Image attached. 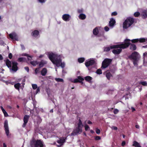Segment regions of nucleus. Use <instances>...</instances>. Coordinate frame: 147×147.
Returning a JSON list of instances; mask_svg holds the SVG:
<instances>
[{"instance_id": "obj_29", "label": "nucleus", "mask_w": 147, "mask_h": 147, "mask_svg": "<svg viewBox=\"0 0 147 147\" xmlns=\"http://www.w3.org/2000/svg\"><path fill=\"white\" fill-rule=\"evenodd\" d=\"M20 84L19 83L15 84L14 86L15 88L18 90H19L20 87Z\"/></svg>"}, {"instance_id": "obj_37", "label": "nucleus", "mask_w": 147, "mask_h": 147, "mask_svg": "<svg viewBox=\"0 0 147 147\" xmlns=\"http://www.w3.org/2000/svg\"><path fill=\"white\" fill-rule=\"evenodd\" d=\"M140 84H142L144 86H147V83L145 81L141 82H140Z\"/></svg>"}, {"instance_id": "obj_22", "label": "nucleus", "mask_w": 147, "mask_h": 147, "mask_svg": "<svg viewBox=\"0 0 147 147\" xmlns=\"http://www.w3.org/2000/svg\"><path fill=\"white\" fill-rule=\"evenodd\" d=\"M5 63L7 67L9 68H11L12 66L11 64H12V63H11V62L8 59H7L5 61Z\"/></svg>"}, {"instance_id": "obj_10", "label": "nucleus", "mask_w": 147, "mask_h": 147, "mask_svg": "<svg viewBox=\"0 0 147 147\" xmlns=\"http://www.w3.org/2000/svg\"><path fill=\"white\" fill-rule=\"evenodd\" d=\"M30 117V116L28 115H26L24 116L23 119L24 123L22 126L23 127H26V125Z\"/></svg>"}, {"instance_id": "obj_24", "label": "nucleus", "mask_w": 147, "mask_h": 147, "mask_svg": "<svg viewBox=\"0 0 147 147\" xmlns=\"http://www.w3.org/2000/svg\"><path fill=\"white\" fill-rule=\"evenodd\" d=\"M93 34L95 35H97L98 33V31L97 27L94 28L93 31Z\"/></svg>"}, {"instance_id": "obj_11", "label": "nucleus", "mask_w": 147, "mask_h": 147, "mask_svg": "<svg viewBox=\"0 0 147 147\" xmlns=\"http://www.w3.org/2000/svg\"><path fill=\"white\" fill-rule=\"evenodd\" d=\"M95 62V61L94 60H90L86 62L85 63V65L86 67H88L90 66L93 65L94 64Z\"/></svg>"}, {"instance_id": "obj_3", "label": "nucleus", "mask_w": 147, "mask_h": 147, "mask_svg": "<svg viewBox=\"0 0 147 147\" xmlns=\"http://www.w3.org/2000/svg\"><path fill=\"white\" fill-rule=\"evenodd\" d=\"M78 126L74 130L72 134L74 135L81 133L82 131V128L84 126L82 122L80 119H79V122L78 123Z\"/></svg>"}, {"instance_id": "obj_59", "label": "nucleus", "mask_w": 147, "mask_h": 147, "mask_svg": "<svg viewBox=\"0 0 147 147\" xmlns=\"http://www.w3.org/2000/svg\"><path fill=\"white\" fill-rule=\"evenodd\" d=\"M3 59V57L0 54V60H2Z\"/></svg>"}, {"instance_id": "obj_39", "label": "nucleus", "mask_w": 147, "mask_h": 147, "mask_svg": "<svg viewBox=\"0 0 147 147\" xmlns=\"http://www.w3.org/2000/svg\"><path fill=\"white\" fill-rule=\"evenodd\" d=\"M96 73L98 74H102V70L100 69H98L97 70Z\"/></svg>"}, {"instance_id": "obj_4", "label": "nucleus", "mask_w": 147, "mask_h": 147, "mask_svg": "<svg viewBox=\"0 0 147 147\" xmlns=\"http://www.w3.org/2000/svg\"><path fill=\"white\" fill-rule=\"evenodd\" d=\"M134 20L132 18L129 17L126 18L123 23V28L126 29L130 26L134 22Z\"/></svg>"}, {"instance_id": "obj_32", "label": "nucleus", "mask_w": 147, "mask_h": 147, "mask_svg": "<svg viewBox=\"0 0 147 147\" xmlns=\"http://www.w3.org/2000/svg\"><path fill=\"white\" fill-rule=\"evenodd\" d=\"M84 60L85 59L83 57L80 58L78 59V61L80 63H83Z\"/></svg>"}, {"instance_id": "obj_20", "label": "nucleus", "mask_w": 147, "mask_h": 147, "mask_svg": "<svg viewBox=\"0 0 147 147\" xmlns=\"http://www.w3.org/2000/svg\"><path fill=\"white\" fill-rule=\"evenodd\" d=\"M47 72V69L45 68H43L41 71V74L42 76H45Z\"/></svg>"}, {"instance_id": "obj_53", "label": "nucleus", "mask_w": 147, "mask_h": 147, "mask_svg": "<svg viewBox=\"0 0 147 147\" xmlns=\"http://www.w3.org/2000/svg\"><path fill=\"white\" fill-rule=\"evenodd\" d=\"M24 69H25L27 71V72H28L29 71V67H24Z\"/></svg>"}, {"instance_id": "obj_7", "label": "nucleus", "mask_w": 147, "mask_h": 147, "mask_svg": "<svg viewBox=\"0 0 147 147\" xmlns=\"http://www.w3.org/2000/svg\"><path fill=\"white\" fill-rule=\"evenodd\" d=\"M131 41V40L128 39H126L124 40L125 43V42L129 43V46L130 45L129 49L131 51H135L136 50L137 47L134 44H131L129 42Z\"/></svg>"}, {"instance_id": "obj_60", "label": "nucleus", "mask_w": 147, "mask_h": 147, "mask_svg": "<svg viewBox=\"0 0 147 147\" xmlns=\"http://www.w3.org/2000/svg\"><path fill=\"white\" fill-rule=\"evenodd\" d=\"M87 123L88 124H92V123L90 121H88Z\"/></svg>"}, {"instance_id": "obj_54", "label": "nucleus", "mask_w": 147, "mask_h": 147, "mask_svg": "<svg viewBox=\"0 0 147 147\" xmlns=\"http://www.w3.org/2000/svg\"><path fill=\"white\" fill-rule=\"evenodd\" d=\"M125 144V141H123L121 143V146H123Z\"/></svg>"}, {"instance_id": "obj_6", "label": "nucleus", "mask_w": 147, "mask_h": 147, "mask_svg": "<svg viewBox=\"0 0 147 147\" xmlns=\"http://www.w3.org/2000/svg\"><path fill=\"white\" fill-rule=\"evenodd\" d=\"M112 61V59L109 58H106L103 61L101 68L105 69L107 67L111 64Z\"/></svg>"}, {"instance_id": "obj_41", "label": "nucleus", "mask_w": 147, "mask_h": 147, "mask_svg": "<svg viewBox=\"0 0 147 147\" xmlns=\"http://www.w3.org/2000/svg\"><path fill=\"white\" fill-rule=\"evenodd\" d=\"M85 130L86 131H88L90 129V127L87 125H86L84 126Z\"/></svg>"}, {"instance_id": "obj_14", "label": "nucleus", "mask_w": 147, "mask_h": 147, "mask_svg": "<svg viewBox=\"0 0 147 147\" xmlns=\"http://www.w3.org/2000/svg\"><path fill=\"white\" fill-rule=\"evenodd\" d=\"M84 80V78L82 76H78V78L75 79L73 81H72V82L74 83H79L80 80L83 81Z\"/></svg>"}, {"instance_id": "obj_55", "label": "nucleus", "mask_w": 147, "mask_h": 147, "mask_svg": "<svg viewBox=\"0 0 147 147\" xmlns=\"http://www.w3.org/2000/svg\"><path fill=\"white\" fill-rule=\"evenodd\" d=\"M23 55L27 56L28 57H29L30 55H29L28 54L26 53H24L23 54Z\"/></svg>"}, {"instance_id": "obj_46", "label": "nucleus", "mask_w": 147, "mask_h": 147, "mask_svg": "<svg viewBox=\"0 0 147 147\" xmlns=\"http://www.w3.org/2000/svg\"><path fill=\"white\" fill-rule=\"evenodd\" d=\"M118 112H119V110L117 109H114V110L113 113L115 114H117L118 113Z\"/></svg>"}, {"instance_id": "obj_47", "label": "nucleus", "mask_w": 147, "mask_h": 147, "mask_svg": "<svg viewBox=\"0 0 147 147\" xmlns=\"http://www.w3.org/2000/svg\"><path fill=\"white\" fill-rule=\"evenodd\" d=\"M117 15V13L116 11H114L112 13L111 15L112 16H115Z\"/></svg>"}, {"instance_id": "obj_51", "label": "nucleus", "mask_w": 147, "mask_h": 147, "mask_svg": "<svg viewBox=\"0 0 147 147\" xmlns=\"http://www.w3.org/2000/svg\"><path fill=\"white\" fill-rule=\"evenodd\" d=\"M105 30L106 31H108L109 30V28L108 27L106 26L105 27Z\"/></svg>"}, {"instance_id": "obj_44", "label": "nucleus", "mask_w": 147, "mask_h": 147, "mask_svg": "<svg viewBox=\"0 0 147 147\" xmlns=\"http://www.w3.org/2000/svg\"><path fill=\"white\" fill-rule=\"evenodd\" d=\"M96 132L97 134H99L100 133V130L98 128H96Z\"/></svg>"}, {"instance_id": "obj_52", "label": "nucleus", "mask_w": 147, "mask_h": 147, "mask_svg": "<svg viewBox=\"0 0 147 147\" xmlns=\"http://www.w3.org/2000/svg\"><path fill=\"white\" fill-rule=\"evenodd\" d=\"M111 129H112L117 130V127L115 126H113L111 127Z\"/></svg>"}, {"instance_id": "obj_2", "label": "nucleus", "mask_w": 147, "mask_h": 147, "mask_svg": "<svg viewBox=\"0 0 147 147\" xmlns=\"http://www.w3.org/2000/svg\"><path fill=\"white\" fill-rule=\"evenodd\" d=\"M129 45V44L127 42H125V43L114 45L110 46V47H104V51L108 52L110 50V49H116L118 48H122V49H124L128 47Z\"/></svg>"}, {"instance_id": "obj_33", "label": "nucleus", "mask_w": 147, "mask_h": 147, "mask_svg": "<svg viewBox=\"0 0 147 147\" xmlns=\"http://www.w3.org/2000/svg\"><path fill=\"white\" fill-rule=\"evenodd\" d=\"M55 80L57 82H64L63 80L62 79L60 78H55Z\"/></svg>"}, {"instance_id": "obj_19", "label": "nucleus", "mask_w": 147, "mask_h": 147, "mask_svg": "<svg viewBox=\"0 0 147 147\" xmlns=\"http://www.w3.org/2000/svg\"><path fill=\"white\" fill-rule=\"evenodd\" d=\"M39 34V32L36 30H34L31 33L32 35L34 37H36Z\"/></svg>"}, {"instance_id": "obj_50", "label": "nucleus", "mask_w": 147, "mask_h": 147, "mask_svg": "<svg viewBox=\"0 0 147 147\" xmlns=\"http://www.w3.org/2000/svg\"><path fill=\"white\" fill-rule=\"evenodd\" d=\"M8 57L10 59H11L12 58V55L11 53H10L9 54Z\"/></svg>"}, {"instance_id": "obj_45", "label": "nucleus", "mask_w": 147, "mask_h": 147, "mask_svg": "<svg viewBox=\"0 0 147 147\" xmlns=\"http://www.w3.org/2000/svg\"><path fill=\"white\" fill-rule=\"evenodd\" d=\"M24 60V58L23 57H20L19 58L18 60V61L19 62H22Z\"/></svg>"}, {"instance_id": "obj_18", "label": "nucleus", "mask_w": 147, "mask_h": 147, "mask_svg": "<svg viewBox=\"0 0 147 147\" xmlns=\"http://www.w3.org/2000/svg\"><path fill=\"white\" fill-rule=\"evenodd\" d=\"M47 63V62L46 61L42 60L39 63V67L40 68L42 67L45 65Z\"/></svg>"}, {"instance_id": "obj_25", "label": "nucleus", "mask_w": 147, "mask_h": 147, "mask_svg": "<svg viewBox=\"0 0 147 147\" xmlns=\"http://www.w3.org/2000/svg\"><path fill=\"white\" fill-rule=\"evenodd\" d=\"M106 76L107 77V79L108 80H110L111 77L112 76V75L109 72H107L106 74Z\"/></svg>"}, {"instance_id": "obj_1", "label": "nucleus", "mask_w": 147, "mask_h": 147, "mask_svg": "<svg viewBox=\"0 0 147 147\" xmlns=\"http://www.w3.org/2000/svg\"><path fill=\"white\" fill-rule=\"evenodd\" d=\"M48 57L52 63L57 67L61 66L62 68H64L65 67V63L62 62L61 59L57 55L52 53L49 54Z\"/></svg>"}, {"instance_id": "obj_34", "label": "nucleus", "mask_w": 147, "mask_h": 147, "mask_svg": "<svg viewBox=\"0 0 147 147\" xmlns=\"http://www.w3.org/2000/svg\"><path fill=\"white\" fill-rule=\"evenodd\" d=\"M146 39L144 38L139 39V41L140 42L142 43L146 42Z\"/></svg>"}, {"instance_id": "obj_13", "label": "nucleus", "mask_w": 147, "mask_h": 147, "mask_svg": "<svg viewBox=\"0 0 147 147\" xmlns=\"http://www.w3.org/2000/svg\"><path fill=\"white\" fill-rule=\"evenodd\" d=\"M70 17L71 16L69 15L65 14L63 15L62 18L64 21H68L69 20Z\"/></svg>"}, {"instance_id": "obj_58", "label": "nucleus", "mask_w": 147, "mask_h": 147, "mask_svg": "<svg viewBox=\"0 0 147 147\" xmlns=\"http://www.w3.org/2000/svg\"><path fill=\"white\" fill-rule=\"evenodd\" d=\"M0 108L2 111L5 110L2 106H1Z\"/></svg>"}, {"instance_id": "obj_8", "label": "nucleus", "mask_w": 147, "mask_h": 147, "mask_svg": "<svg viewBox=\"0 0 147 147\" xmlns=\"http://www.w3.org/2000/svg\"><path fill=\"white\" fill-rule=\"evenodd\" d=\"M4 127L5 133L7 136H8L9 134V131L7 120L5 121L4 123Z\"/></svg>"}, {"instance_id": "obj_21", "label": "nucleus", "mask_w": 147, "mask_h": 147, "mask_svg": "<svg viewBox=\"0 0 147 147\" xmlns=\"http://www.w3.org/2000/svg\"><path fill=\"white\" fill-rule=\"evenodd\" d=\"M142 18L143 19H145L147 18V10H144L141 14Z\"/></svg>"}, {"instance_id": "obj_42", "label": "nucleus", "mask_w": 147, "mask_h": 147, "mask_svg": "<svg viewBox=\"0 0 147 147\" xmlns=\"http://www.w3.org/2000/svg\"><path fill=\"white\" fill-rule=\"evenodd\" d=\"M2 112L4 114V115L5 117H7L8 116L7 113L6 112V111H5V110L3 111Z\"/></svg>"}, {"instance_id": "obj_61", "label": "nucleus", "mask_w": 147, "mask_h": 147, "mask_svg": "<svg viewBox=\"0 0 147 147\" xmlns=\"http://www.w3.org/2000/svg\"><path fill=\"white\" fill-rule=\"evenodd\" d=\"M135 127L136 128L139 129L140 127V126L138 125H136L135 126Z\"/></svg>"}, {"instance_id": "obj_27", "label": "nucleus", "mask_w": 147, "mask_h": 147, "mask_svg": "<svg viewBox=\"0 0 147 147\" xmlns=\"http://www.w3.org/2000/svg\"><path fill=\"white\" fill-rule=\"evenodd\" d=\"M133 145L136 147H141L140 144L136 141H134Z\"/></svg>"}, {"instance_id": "obj_63", "label": "nucleus", "mask_w": 147, "mask_h": 147, "mask_svg": "<svg viewBox=\"0 0 147 147\" xmlns=\"http://www.w3.org/2000/svg\"><path fill=\"white\" fill-rule=\"evenodd\" d=\"M3 147H7V146L5 143H3Z\"/></svg>"}, {"instance_id": "obj_64", "label": "nucleus", "mask_w": 147, "mask_h": 147, "mask_svg": "<svg viewBox=\"0 0 147 147\" xmlns=\"http://www.w3.org/2000/svg\"><path fill=\"white\" fill-rule=\"evenodd\" d=\"M44 55H40L39 56V58H41L43 57Z\"/></svg>"}, {"instance_id": "obj_31", "label": "nucleus", "mask_w": 147, "mask_h": 147, "mask_svg": "<svg viewBox=\"0 0 147 147\" xmlns=\"http://www.w3.org/2000/svg\"><path fill=\"white\" fill-rule=\"evenodd\" d=\"M65 142V140L64 139H60L59 140H58L57 141V142L58 143L61 144V145L60 146L63 144Z\"/></svg>"}, {"instance_id": "obj_40", "label": "nucleus", "mask_w": 147, "mask_h": 147, "mask_svg": "<svg viewBox=\"0 0 147 147\" xmlns=\"http://www.w3.org/2000/svg\"><path fill=\"white\" fill-rule=\"evenodd\" d=\"M32 88L33 89L35 90L37 88V86L36 84H32Z\"/></svg>"}, {"instance_id": "obj_35", "label": "nucleus", "mask_w": 147, "mask_h": 147, "mask_svg": "<svg viewBox=\"0 0 147 147\" xmlns=\"http://www.w3.org/2000/svg\"><path fill=\"white\" fill-rule=\"evenodd\" d=\"M40 68L38 67L35 69V74H37L39 72Z\"/></svg>"}, {"instance_id": "obj_15", "label": "nucleus", "mask_w": 147, "mask_h": 147, "mask_svg": "<svg viewBox=\"0 0 147 147\" xmlns=\"http://www.w3.org/2000/svg\"><path fill=\"white\" fill-rule=\"evenodd\" d=\"M9 36L10 38H11L12 39H14L16 40H17V36L16 34V33L15 32L12 33L10 34L9 35Z\"/></svg>"}, {"instance_id": "obj_17", "label": "nucleus", "mask_w": 147, "mask_h": 147, "mask_svg": "<svg viewBox=\"0 0 147 147\" xmlns=\"http://www.w3.org/2000/svg\"><path fill=\"white\" fill-rule=\"evenodd\" d=\"M116 22L115 20L113 18L110 19L109 22V25L110 27L113 26L115 24Z\"/></svg>"}, {"instance_id": "obj_38", "label": "nucleus", "mask_w": 147, "mask_h": 147, "mask_svg": "<svg viewBox=\"0 0 147 147\" xmlns=\"http://www.w3.org/2000/svg\"><path fill=\"white\" fill-rule=\"evenodd\" d=\"M133 43L137 42L139 41V39H135L132 40H131Z\"/></svg>"}, {"instance_id": "obj_16", "label": "nucleus", "mask_w": 147, "mask_h": 147, "mask_svg": "<svg viewBox=\"0 0 147 147\" xmlns=\"http://www.w3.org/2000/svg\"><path fill=\"white\" fill-rule=\"evenodd\" d=\"M122 48H120L119 49H114L112 51L113 53L115 55L119 54L122 51Z\"/></svg>"}, {"instance_id": "obj_26", "label": "nucleus", "mask_w": 147, "mask_h": 147, "mask_svg": "<svg viewBox=\"0 0 147 147\" xmlns=\"http://www.w3.org/2000/svg\"><path fill=\"white\" fill-rule=\"evenodd\" d=\"M30 64L33 66H35L36 65L39 64V62L37 61H31L30 62Z\"/></svg>"}, {"instance_id": "obj_43", "label": "nucleus", "mask_w": 147, "mask_h": 147, "mask_svg": "<svg viewBox=\"0 0 147 147\" xmlns=\"http://www.w3.org/2000/svg\"><path fill=\"white\" fill-rule=\"evenodd\" d=\"M95 139L96 140H98L101 139V137L98 136H96L95 137Z\"/></svg>"}, {"instance_id": "obj_49", "label": "nucleus", "mask_w": 147, "mask_h": 147, "mask_svg": "<svg viewBox=\"0 0 147 147\" xmlns=\"http://www.w3.org/2000/svg\"><path fill=\"white\" fill-rule=\"evenodd\" d=\"M27 58L28 60L31 61L32 59V57L30 55H29V57H28Z\"/></svg>"}, {"instance_id": "obj_57", "label": "nucleus", "mask_w": 147, "mask_h": 147, "mask_svg": "<svg viewBox=\"0 0 147 147\" xmlns=\"http://www.w3.org/2000/svg\"><path fill=\"white\" fill-rule=\"evenodd\" d=\"M21 46L22 49H25L23 45H21Z\"/></svg>"}, {"instance_id": "obj_5", "label": "nucleus", "mask_w": 147, "mask_h": 147, "mask_svg": "<svg viewBox=\"0 0 147 147\" xmlns=\"http://www.w3.org/2000/svg\"><path fill=\"white\" fill-rule=\"evenodd\" d=\"M31 146L33 145L34 147H43V142L40 140H34L31 142Z\"/></svg>"}, {"instance_id": "obj_23", "label": "nucleus", "mask_w": 147, "mask_h": 147, "mask_svg": "<svg viewBox=\"0 0 147 147\" xmlns=\"http://www.w3.org/2000/svg\"><path fill=\"white\" fill-rule=\"evenodd\" d=\"M84 79L86 81L90 83L91 82V80H92V78L90 76H88L85 77Z\"/></svg>"}, {"instance_id": "obj_12", "label": "nucleus", "mask_w": 147, "mask_h": 147, "mask_svg": "<svg viewBox=\"0 0 147 147\" xmlns=\"http://www.w3.org/2000/svg\"><path fill=\"white\" fill-rule=\"evenodd\" d=\"M137 54L138 53L137 52L135 51L129 55L128 57L130 59L132 60L138 58L137 57Z\"/></svg>"}, {"instance_id": "obj_28", "label": "nucleus", "mask_w": 147, "mask_h": 147, "mask_svg": "<svg viewBox=\"0 0 147 147\" xmlns=\"http://www.w3.org/2000/svg\"><path fill=\"white\" fill-rule=\"evenodd\" d=\"M79 18L81 20H84L86 18V16L84 14H81L79 16Z\"/></svg>"}, {"instance_id": "obj_36", "label": "nucleus", "mask_w": 147, "mask_h": 147, "mask_svg": "<svg viewBox=\"0 0 147 147\" xmlns=\"http://www.w3.org/2000/svg\"><path fill=\"white\" fill-rule=\"evenodd\" d=\"M140 15V13L139 12H136L134 14V16L136 17H138Z\"/></svg>"}, {"instance_id": "obj_48", "label": "nucleus", "mask_w": 147, "mask_h": 147, "mask_svg": "<svg viewBox=\"0 0 147 147\" xmlns=\"http://www.w3.org/2000/svg\"><path fill=\"white\" fill-rule=\"evenodd\" d=\"M38 1L39 2L43 3H45L46 1V0H38Z\"/></svg>"}, {"instance_id": "obj_9", "label": "nucleus", "mask_w": 147, "mask_h": 147, "mask_svg": "<svg viewBox=\"0 0 147 147\" xmlns=\"http://www.w3.org/2000/svg\"><path fill=\"white\" fill-rule=\"evenodd\" d=\"M12 65L11 70L14 72H16L18 68V63L17 62L13 61L12 62Z\"/></svg>"}, {"instance_id": "obj_30", "label": "nucleus", "mask_w": 147, "mask_h": 147, "mask_svg": "<svg viewBox=\"0 0 147 147\" xmlns=\"http://www.w3.org/2000/svg\"><path fill=\"white\" fill-rule=\"evenodd\" d=\"M133 64L135 66H137V65H138L137 63L138 61V58L135 59H133Z\"/></svg>"}, {"instance_id": "obj_62", "label": "nucleus", "mask_w": 147, "mask_h": 147, "mask_svg": "<svg viewBox=\"0 0 147 147\" xmlns=\"http://www.w3.org/2000/svg\"><path fill=\"white\" fill-rule=\"evenodd\" d=\"M131 109L132 110V111L133 112L136 111V110H135V109L134 107H131Z\"/></svg>"}, {"instance_id": "obj_56", "label": "nucleus", "mask_w": 147, "mask_h": 147, "mask_svg": "<svg viewBox=\"0 0 147 147\" xmlns=\"http://www.w3.org/2000/svg\"><path fill=\"white\" fill-rule=\"evenodd\" d=\"M40 91V90L39 88H37L36 90V94L37 93L39 92Z\"/></svg>"}]
</instances>
